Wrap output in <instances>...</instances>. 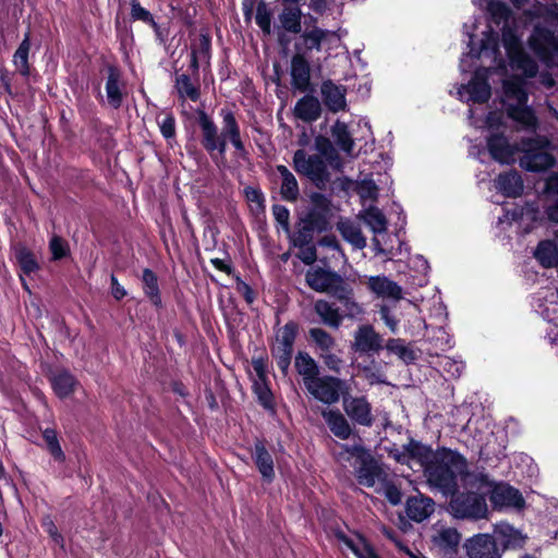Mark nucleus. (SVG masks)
Returning a JSON list of instances; mask_svg holds the SVG:
<instances>
[{
    "label": "nucleus",
    "mask_w": 558,
    "mask_h": 558,
    "mask_svg": "<svg viewBox=\"0 0 558 558\" xmlns=\"http://www.w3.org/2000/svg\"><path fill=\"white\" fill-rule=\"evenodd\" d=\"M316 314L320 317L322 322L335 329H338L342 323V316L339 310L332 304L324 300H318L314 305Z\"/></svg>",
    "instance_id": "obj_38"
},
{
    "label": "nucleus",
    "mask_w": 558,
    "mask_h": 558,
    "mask_svg": "<svg viewBox=\"0 0 558 558\" xmlns=\"http://www.w3.org/2000/svg\"><path fill=\"white\" fill-rule=\"evenodd\" d=\"M272 214H274L276 221L281 227V229L284 232H289V230H290L289 229V218H290L289 210L283 205L277 204V205L272 206Z\"/></svg>",
    "instance_id": "obj_64"
},
{
    "label": "nucleus",
    "mask_w": 558,
    "mask_h": 558,
    "mask_svg": "<svg viewBox=\"0 0 558 558\" xmlns=\"http://www.w3.org/2000/svg\"><path fill=\"white\" fill-rule=\"evenodd\" d=\"M220 117L222 118V128L219 133L215 121L205 111L198 112L197 123L202 133L203 147L209 154L218 151L219 155L223 156L227 151V145L230 143L235 150V155L245 158L247 150L234 113L229 109H221Z\"/></svg>",
    "instance_id": "obj_3"
},
{
    "label": "nucleus",
    "mask_w": 558,
    "mask_h": 558,
    "mask_svg": "<svg viewBox=\"0 0 558 558\" xmlns=\"http://www.w3.org/2000/svg\"><path fill=\"white\" fill-rule=\"evenodd\" d=\"M302 11L298 7H288L279 15L281 27L292 34H299L302 31Z\"/></svg>",
    "instance_id": "obj_42"
},
{
    "label": "nucleus",
    "mask_w": 558,
    "mask_h": 558,
    "mask_svg": "<svg viewBox=\"0 0 558 558\" xmlns=\"http://www.w3.org/2000/svg\"><path fill=\"white\" fill-rule=\"evenodd\" d=\"M175 87L182 98H187L192 101H196L199 98V90L191 82V78L186 74L177 76Z\"/></svg>",
    "instance_id": "obj_53"
},
{
    "label": "nucleus",
    "mask_w": 558,
    "mask_h": 558,
    "mask_svg": "<svg viewBox=\"0 0 558 558\" xmlns=\"http://www.w3.org/2000/svg\"><path fill=\"white\" fill-rule=\"evenodd\" d=\"M461 534L453 527L442 529L433 537L434 544L447 555L458 553Z\"/></svg>",
    "instance_id": "obj_35"
},
{
    "label": "nucleus",
    "mask_w": 558,
    "mask_h": 558,
    "mask_svg": "<svg viewBox=\"0 0 558 558\" xmlns=\"http://www.w3.org/2000/svg\"><path fill=\"white\" fill-rule=\"evenodd\" d=\"M343 304L347 316L354 318L363 314L362 306L352 298V290L344 283L335 295Z\"/></svg>",
    "instance_id": "obj_50"
},
{
    "label": "nucleus",
    "mask_w": 558,
    "mask_h": 558,
    "mask_svg": "<svg viewBox=\"0 0 558 558\" xmlns=\"http://www.w3.org/2000/svg\"><path fill=\"white\" fill-rule=\"evenodd\" d=\"M487 496L494 509L514 508L521 510L525 507V499L521 492L508 483H495L488 478Z\"/></svg>",
    "instance_id": "obj_11"
},
{
    "label": "nucleus",
    "mask_w": 558,
    "mask_h": 558,
    "mask_svg": "<svg viewBox=\"0 0 558 558\" xmlns=\"http://www.w3.org/2000/svg\"><path fill=\"white\" fill-rule=\"evenodd\" d=\"M496 545L501 547V554L506 550H519L524 548L527 536L509 523L496 525L494 535Z\"/></svg>",
    "instance_id": "obj_19"
},
{
    "label": "nucleus",
    "mask_w": 558,
    "mask_h": 558,
    "mask_svg": "<svg viewBox=\"0 0 558 558\" xmlns=\"http://www.w3.org/2000/svg\"><path fill=\"white\" fill-rule=\"evenodd\" d=\"M130 5H131V16L133 20L142 21V22L149 24L154 27L157 25L151 13L148 10H146L145 8H143L141 5V3L138 2V0H131Z\"/></svg>",
    "instance_id": "obj_58"
},
{
    "label": "nucleus",
    "mask_w": 558,
    "mask_h": 558,
    "mask_svg": "<svg viewBox=\"0 0 558 558\" xmlns=\"http://www.w3.org/2000/svg\"><path fill=\"white\" fill-rule=\"evenodd\" d=\"M308 287L317 292H327L336 295L344 284L341 276L329 269L312 267L305 274Z\"/></svg>",
    "instance_id": "obj_15"
},
{
    "label": "nucleus",
    "mask_w": 558,
    "mask_h": 558,
    "mask_svg": "<svg viewBox=\"0 0 558 558\" xmlns=\"http://www.w3.org/2000/svg\"><path fill=\"white\" fill-rule=\"evenodd\" d=\"M434 333L433 337H428V341L434 345L435 355H439L453 347L452 339L444 327L435 328Z\"/></svg>",
    "instance_id": "obj_52"
},
{
    "label": "nucleus",
    "mask_w": 558,
    "mask_h": 558,
    "mask_svg": "<svg viewBox=\"0 0 558 558\" xmlns=\"http://www.w3.org/2000/svg\"><path fill=\"white\" fill-rule=\"evenodd\" d=\"M477 20L474 19L472 25H463V34L468 37L469 51L463 53L460 59V70L468 72L476 66L480 61L481 65L474 72L473 77L468 84H462L458 88V97L460 100L470 106L469 120L470 124L477 129H487L489 134L486 137V146L489 155L499 163H511L514 161L517 153L521 151L520 144H511L505 135L507 123L501 111H490L485 118L477 116L473 106L488 101L492 96V87L488 77L493 72L498 73L502 77L507 74V60L499 45V36L490 27L482 33V37L475 40L473 31Z\"/></svg>",
    "instance_id": "obj_1"
},
{
    "label": "nucleus",
    "mask_w": 558,
    "mask_h": 558,
    "mask_svg": "<svg viewBox=\"0 0 558 558\" xmlns=\"http://www.w3.org/2000/svg\"><path fill=\"white\" fill-rule=\"evenodd\" d=\"M31 49L29 36L26 35L13 54V64L21 75H29L28 53Z\"/></svg>",
    "instance_id": "obj_48"
},
{
    "label": "nucleus",
    "mask_w": 558,
    "mask_h": 558,
    "mask_svg": "<svg viewBox=\"0 0 558 558\" xmlns=\"http://www.w3.org/2000/svg\"><path fill=\"white\" fill-rule=\"evenodd\" d=\"M469 472L466 459L458 451L442 448L436 451V457L424 470L429 487L439 492L442 496L449 497V494L458 492L459 478L462 484Z\"/></svg>",
    "instance_id": "obj_4"
},
{
    "label": "nucleus",
    "mask_w": 558,
    "mask_h": 558,
    "mask_svg": "<svg viewBox=\"0 0 558 558\" xmlns=\"http://www.w3.org/2000/svg\"><path fill=\"white\" fill-rule=\"evenodd\" d=\"M310 338L315 345L316 353L329 352L337 347L335 338L326 330L315 327L308 330Z\"/></svg>",
    "instance_id": "obj_44"
},
{
    "label": "nucleus",
    "mask_w": 558,
    "mask_h": 558,
    "mask_svg": "<svg viewBox=\"0 0 558 558\" xmlns=\"http://www.w3.org/2000/svg\"><path fill=\"white\" fill-rule=\"evenodd\" d=\"M464 492L449 494V512L457 519L478 520L487 515L488 474H468L462 484Z\"/></svg>",
    "instance_id": "obj_5"
},
{
    "label": "nucleus",
    "mask_w": 558,
    "mask_h": 558,
    "mask_svg": "<svg viewBox=\"0 0 558 558\" xmlns=\"http://www.w3.org/2000/svg\"><path fill=\"white\" fill-rule=\"evenodd\" d=\"M277 172L281 178L280 194L282 198L288 202L296 201L300 190L294 174L283 165L277 166Z\"/></svg>",
    "instance_id": "obj_36"
},
{
    "label": "nucleus",
    "mask_w": 558,
    "mask_h": 558,
    "mask_svg": "<svg viewBox=\"0 0 558 558\" xmlns=\"http://www.w3.org/2000/svg\"><path fill=\"white\" fill-rule=\"evenodd\" d=\"M435 511V501L433 498L418 493L410 496L405 502V512L409 519L421 523L428 519Z\"/></svg>",
    "instance_id": "obj_22"
},
{
    "label": "nucleus",
    "mask_w": 558,
    "mask_h": 558,
    "mask_svg": "<svg viewBox=\"0 0 558 558\" xmlns=\"http://www.w3.org/2000/svg\"><path fill=\"white\" fill-rule=\"evenodd\" d=\"M440 365L452 377H459L463 373V369H464V364L462 361H457L449 356H445L441 360Z\"/></svg>",
    "instance_id": "obj_61"
},
{
    "label": "nucleus",
    "mask_w": 558,
    "mask_h": 558,
    "mask_svg": "<svg viewBox=\"0 0 558 558\" xmlns=\"http://www.w3.org/2000/svg\"><path fill=\"white\" fill-rule=\"evenodd\" d=\"M253 391L264 408H272L274 397L269 388L268 379H253Z\"/></svg>",
    "instance_id": "obj_54"
},
{
    "label": "nucleus",
    "mask_w": 558,
    "mask_h": 558,
    "mask_svg": "<svg viewBox=\"0 0 558 558\" xmlns=\"http://www.w3.org/2000/svg\"><path fill=\"white\" fill-rule=\"evenodd\" d=\"M312 208L303 220V227L299 229L291 238L295 247L311 245L314 231H323L327 228V214L329 210L328 199L319 193L311 196Z\"/></svg>",
    "instance_id": "obj_8"
},
{
    "label": "nucleus",
    "mask_w": 558,
    "mask_h": 558,
    "mask_svg": "<svg viewBox=\"0 0 558 558\" xmlns=\"http://www.w3.org/2000/svg\"><path fill=\"white\" fill-rule=\"evenodd\" d=\"M320 94L323 102L330 111L339 112L347 108V89L344 86L338 85L331 80H326L322 83Z\"/></svg>",
    "instance_id": "obj_23"
},
{
    "label": "nucleus",
    "mask_w": 558,
    "mask_h": 558,
    "mask_svg": "<svg viewBox=\"0 0 558 558\" xmlns=\"http://www.w3.org/2000/svg\"><path fill=\"white\" fill-rule=\"evenodd\" d=\"M255 22L264 34L271 33V12L267 4L262 2L256 8Z\"/></svg>",
    "instance_id": "obj_55"
},
{
    "label": "nucleus",
    "mask_w": 558,
    "mask_h": 558,
    "mask_svg": "<svg viewBox=\"0 0 558 558\" xmlns=\"http://www.w3.org/2000/svg\"><path fill=\"white\" fill-rule=\"evenodd\" d=\"M502 102L507 116L515 122L519 129L535 133L538 119L532 107L527 106V93L522 78L511 77L502 80Z\"/></svg>",
    "instance_id": "obj_7"
},
{
    "label": "nucleus",
    "mask_w": 558,
    "mask_h": 558,
    "mask_svg": "<svg viewBox=\"0 0 558 558\" xmlns=\"http://www.w3.org/2000/svg\"><path fill=\"white\" fill-rule=\"evenodd\" d=\"M335 454L339 462L351 464L362 486L371 488L376 482H386L388 477L383 464L363 445H338Z\"/></svg>",
    "instance_id": "obj_6"
},
{
    "label": "nucleus",
    "mask_w": 558,
    "mask_h": 558,
    "mask_svg": "<svg viewBox=\"0 0 558 558\" xmlns=\"http://www.w3.org/2000/svg\"><path fill=\"white\" fill-rule=\"evenodd\" d=\"M534 256L544 267L557 266L558 245L554 241H542L537 245Z\"/></svg>",
    "instance_id": "obj_41"
},
{
    "label": "nucleus",
    "mask_w": 558,
    "mask_h": 558,
    "mask_svg": "<svg viewBox=\"0 0 558 558\" xmlns=\"http://www.w3.org/2000/svg\"><path fill=\"white\" fill-rule=\"evenodd\" d=\"M160 132L165 138H172L175 135V120L170 113L158 121Z\"/></svg>",
    "instance_id": "obj_63"
},
{
    "label": "nucleus",
    "mask_w": 558,
    "mask_h": 558,
    "mask_svg": "<svg viewBox=\"0 0 558 558\" xmlns=\"http://www.w3.org/2000/svg\"><path fill=\"white\" fill-rule=\"evenodd\" d=\"M335 33L323 29L319 27H313L303 32L300 36V47L299 50L303 49L304 51L316 50L319 51L322 49V44L327 39L328 36H333Z\"/></svg>",
    "instance_id": "obj_30"
},
{
    "label": "nucleus",
    "mask_w": 558,
    "mask_h": 558,
    "mask_svg": "<svg viewBox=\"0 0 558 558\" xmlns=\"http://www.w3.org/2000/svg\"><path fill=\"white\" fill-rule=\"evenodd\" d=\"M322 113V106L317 98L306 95L298 100L294 107V114L304 122L316 121Z\"/></svg>",
    "instance_id": "obj_29"
},
{
    "label": "nucleus",
    "mask_w": 558,
    "mask_h": 558,
    "mask_svg": "<svg viewBox=\"0 0 558 558\" xmlns=\"http://www.w3.org/2000/svg\"><path fill=\"white\" fill-rule=\"evenodd\" d=\"M14 256L23 274L31 275L39 269L38 262L27 247L23 245L15 246Z\"/></svg>",
    "instance_id": "obj_47"
},
{
    "label": "nucleus",
    "mask_w": 558,
    "mask_h": 558,
    "mask_svg": "<svg viewBox=\"0 0 558 558\" xmlns=\"http://www.w3.org/2000/svg\"><path fill=\"white\" fill-rule=\"evenodd\" d=\"M367 288L378 299L391 301L402 299V288L386 276H371Z\"/></svg>",
    "instance_id": "obj_21"
},
{
    "label": "nucleus",
    "mask_w": 558,
    "mask_h": 558,
    "mask_svg": "<svg viewBox=\"0 0 558 558\" xmlns=\"http://www.w3.org/2000/svg\"><path fill=\"white\" fill-rule=\"evenodd\" d=\"M291 78L295 89L305 92L308 88L311 80V68L306 58L296 53L291 60Z\"/></svg>",
    "instance_id": "obj_26"
},
{
    "label": "nucleus",
    "mask_w": 558,
    "mask_h": 558,
    "mask_svg": "<svg viewBox=\"0 0 558 558\" xmlns=\"http://www.w3.org/2000/svg\"><path fill=\"white\" fill-rule=\"evenodd\" d=\"M211 41L208 35L202 34L191 47V68L197 71L201 65L208 64Z\"/></svg>",
    "instance_id": "obj_33"
},
{
    "label": "nucleus",
    "mask_w": 558,
    "mask_h": 558,
    "mask_svg": "<svg viewBox=\"0 0 558 558\" xmlns=\"http://www.w3.org/2000/svg\"><path fill=\"white\" fill-rule=\"evenodd\" d=\"M43 438L46 442L47 450L53 460L60 463L64 462L65 453L63 452L59 442L57 430L54 428H45L43 430Z\"/></svg>",
    "instance_id": "obj_49"
},
{
    "label": "nucleus",
    "mask_w": 558,
    "mask_h": 558,
    "mask_svg": "<svg viewBox=\"0 0 558 558\" xmlns=\"http://www.w3.org/2000/svg\"><path fill=\"white\" fill-rule=\"evenodd\" d=\"M294 366L298 374L302 377L305 389L316 386L319 376L317 362L306 352H299L295 356Z\"/></svg>",
    "instance_id": "obj_25"
},
{
    "label": "nucleus",
    "mask_w": 558,
    "mask_h": 558,
    "mask_svg": "<svg viewBox=\"0 0 558 558\" xmlns=\"http://www.w3.org/2000/svg\"><path fill=\"white\" fill-rule=\"evenodd\" d=\"M331 433L340 439H348L352 433L349 421H326Z\"/></svg>",
    "instance_id": "obj_60"
},
{
    "label": "nucleus",
    "mask_w": 558,
    "mask_h": 558,
    "mask_svg": "<svg viewBox=\"0 0 558 558\" xmlns=\"http://www.w3.org/2000/svg\"><path fill=\"white\" fill-rule=\"evenodd\" d=\"M393 457L396 461L401 464L409 463L410 460H415L424 471L434 457H436V451H433L429 446H425L420 441L411 439L409 444L404 446V451L397 452Z\"/></svg>",
    "instance_id": "obj_20"
},
{
    "label": "nucleus",
    "mask_w": 558,
    "mask_h": 558,
    "mask_svg": "<svg viewBox=\"0 0 558 558\" xmlns=\"http://www.w3.org/2000/svg\"><path fill=\"white\" fill-rule=\"evenodd\" d=\"M464 548L469 558H501L496 539L489 534H476L466 539Z\"/></svg>",
    "instance_id": "obj_16"
},
{
    "label": "nucleus",
    "mask_w": 558,
    "mask_h": 558,
    "mask_svg": "<svg viewBox=\"0 0 558 558\" xmlns=\"http://www.w3.org/2000/svg\"><path fill=\"white\" fill-rule=\"evenodd\" d=\"M495 187L506 197H517L523 192V181L517 171H508L498 175Z\"/></svg>",
    "instance_id": "obj_27"
},
{
    "label": "nucleus",
    "mask_w": 558,
    "mask_h": 558,
    "mask_svg": "<svg viewBox=\"0 0 558 558\" xmlns=\"http://www.w3.org/2000/svg\"><path fill=\"white\" fill-rule=\"evenodd\" d=\"M294 169L311 180H320L326 174V165L318 155H307L303 149H299L293 156Z\"/></svg>",
    "instance_id": "obj_17"
},
{
    "label": "nucleus",
    "mask_w": 558,
    "mask_h": 558,
    "mask_svg": "<svg viewBox=\"0 0 558 558\" xmlns=\"http://www.w3.org/2000/svg\"><path fill=\"white\" fill-rule=\"evenodd\" d=\"M356 537L360 542L357 545L351 537H349L343 531L338 530L335 532L336 538L343 543L356 558H381L371 542L361 533L356 532Z\"/></svg>",
    "instance_id": "obj_24"
},
{
    "label": "nucleus",
    "mask_w": 558,
    "mask_h": 558,
    "mask_svg": "<svg viewBox=\"0 0 558 558\" xmlns=\"http://www.w3.org/2000/svg\"><path fill=\"white\" fill-rule=\"evenodd\" d=\"M351 349L372 357L384 349V339L372 325L364 324L354 331Z\"/></svg>",
    "instance_id": "obj_14"
},
{
    "label": "nucleus",
    "mask_w": 558,
    "mask_h": 558,
    "mask_svg": "<svg viewBox=\"0 0 558 558\" xmlns=\"http://www.w3.org/2000/svg\"><path fill=\"white\" fill-rule=\"evenodd\" d=\"M357 368L369 385L388 384L383 365L375 360L368 364H359Z\"/></svg>",
    "instance_id": "obj_46"
},
{
    "label": "nucleus",
    "mask_w": 558,
    "mask_h": 558,
    "mask_svg": "<svg viewBox=\"0 0 558 558\" xmlns=\"http://www.w3.org/2000/svg\"><path fill=\"white\" fill-rule=\"evenodd\" d=\"M49 247L52 254L53 259H60L68 255L69 245L68 243L60 236L53 235L50 240Z\"/></svg>",
    "instance_id": "obj_59"
},
{
    "label": "nucleus",
    "mask_w": 558,
    "mask_h": 558,
    "mask_svg": "<svg viewBox=\"0 0 558 558\" xmlns=\"http://www.w3.org/2000/svg\"><path fill=\"white\" fill-rule=\"evenodd\" d=\"M529 49L547 68H553L558 61V31L539 22L533 28L526 40Z\"/></svg>",
    "instance_id": "obj_10"
},
{
    "label": "nucleus",
    "mask_w": 558,
    "mask_h": 558,
    "mask_svg": "<svg viewBox=\"0 0 558 558\" xmlns=\"http://www.w3.org/2000/svg\"><path fill=\"white\" fill-rule=\"evenodd\" d=\"M349 386L345 380L335 376H318L316 386L306 391L315 399L326 404H333L347 395Z\"/></svg>",
    "instance_id": "obj_13"
},
{
    "label": "nucleus",
    "mask_w": 558,
    "mask_h": 558,
    "mask_svg": "<svg viewBox=\"0 0 558 558\" xmlns=\"http://www.w3.org/2000/svg\"><path fill=\"white\" fill-rule=\"evenodd\" d=\"M331 136L337 146L347 155H351L354 149V140L351 136L348 125L337 120L331 128Z\"/></svg>",
    "instance_id": "obj_39"
},
{
    "label": "nucleus",
    "mask_w": 558,
    "mask_h": 558,
    "mask_svg": "<svg viewBox=\"0 0 558 558\" xmlns=\"http://www.w3.org/2000/svg\"><path fill=\"white\" fill-rule=\"evenodd\" d=\"M124 84L120 72L114 66L108 68V77L106 82V94L109 105L118 109L122 105Z\"/></svg>",
    "instance_id": "obj_28"
},
{
    "label": "nucleus",
    "mask_w": 558,
    "mask_h": 558,
    "mask_svg": "<svg viewBox=\"0 0 558 558\" xmlns=\"http://www.w3.org/2000/svg\"><path fill=\"white\" fill-rule=\"evenodd\" d=\"M44 531L49 535L51 541L58 545L62 550L65 549V542L63 535L59 532L56 523L50 515H46L41 520Z\"/></svg>",
    "instance_id": "obj_56"
},
{
    "label": "nucleus",
    "mask_w": 558,
    "mask_h": 558,
    "mask_svg": "<svg viewBox=\"0 0 558 558\" xmlns=\"http://www.w3.org/2000/svg\"><path fill=\"white\" fill-rule=\"evenodd\" d=\"M343 408L349 418H369L371 404L365 397L343 396Z\"/></svg>",
    "instance_id": "obj_37"
},
{
    "label": "nucleus",
    "mask_w": 558,
    "mask_h": 558,
    "mask_svg": "<svg viewBox=\"0 0 558 558\" xmlns=\"http://www.w3.org/2000/svg\"><path fill=\"white\" fill-rule=\"evenodd\" d=\"M530 20L543 19L558 24V3L535 2L533 7L524 12Z\"/></svg>",
    "instance_id": "obj_43"
},
{
    "label": "nucleus",
    "mask_w": 558,
    "mask_h": 558,
    "mask_svg": "<svg viewBox=\"0 0 558 558\" xmlns=\"http://www.w3.org/2000/svg\"><path fill=\"white\" fill-rule=\"evenodd\" d=\"M337 229L342 238L354 248L362 250L366 246V238L362 234L361 228L349 219H341L337 223Z\"/></svg>",
    "instance_id": "obj_31"
},
{
    "label": "nucleus",
    "mask_w": 558,
    "mask_h": 558,
    "mask_svg": "<svg viewBox=\"0 0 558 558\" xmlns=\"http://www.w3.org/2000/svg\"><path fill=\"white\" fill-rule=\"evenodd\" d=\"M357 194L363 201H376L378 195V187L373 179H363L357 183Z\"/></svg>",
    "instance_id": "obj_57"
},
{
    "label": "nucleus",
    "mask_w": 558,
    "mask_h": 558,
    "mask_svg": "<svg viewBox=\"0 0 558 558\" xmlns=\"http://www.w3.org/2000/svg\"><path fill=\"white\" fill-rule=\"evenodd\" d=\"M333 351L335 350H330L329 352L319 353L318 357L330 371L339 372L343 364V361Z\"/></svg>",
    "instance_id": "obj_62"
},
{
    "label": "nucleus",
    "mask_w": 558,
    "mask_h": 558,
    "mask_svg": "<svg viewBox=\"0 0 558 558\" xmlns=\"http://www.w3.org/2000/svg\"><path fill=\"white\" fill-rule=\"evenodd\" d=\"M550 146V141L546 136L535 134L532 137L521 141V151L523 156L520 159V166L533 172H542L555 166V157L546 149Z\"/></svg>",
    "instance_id": "obj_9"
},
{
    "label": "nucleus",
    "mask_w": 558,
    "mask_h": 558,
    "mask_svg": "<svg viewBox=\"0 0 558 558\" xmlns=\"http://www.w3.org/2000/svg\"><path fill=\"white\" fill-rule=\"evenodd\" d=\"M50 383L54 393L59 398L69 397L78 386V381L68 371H60L54 373L50 378Z\"/></svg>",
    "instance_id": "obj_34"
},
{
    "label": "nucleus",
    "mask_w": 558,
    "mask_h": 558,
    "mask_svg": "<svg viewBox=\"0 0 558 558\" xmlns=\"http://www.w3.org/2000/svg\"><path fill=\"white\" fill-rule=\"evenodd\" d=\"M295 337L296 325L294 323H287L276 332L271 353L282 372H287L290 366Z\"/></svg>",
    "instance_id": "obj_12"
},
{
    "label": "nucleus",
    "mask_w": 558,
    "mask_h": 558,
    "mask_svg": "<svg viewBox=\"0 0 558 558\" xmlns=\"http://www.w3.org/2000/svg\"><path fill=\"white\" fill-rule=\"evenodd\" d=\"M486 12L490 23L501 26V40L510 68L521 72L526 78L535 77L538 64L522 48L519 26L512 10L501 0H488Z\"/></svg>",
    "instance_id": "obj_2"
},
{
    "label": "nucleus",
    "mask_w": 558,
    "mask_h": 558,
    "mask_svg": "<svg viewBox=\"0 0 558 558\" xmlns=\"http://www.w3.org/2000/svg\"><path fill=\"white\" fill-rule=\"evenodd\" d=\"M538 215L539 210L536 205L526 204L520 210L514 209L513 211H507L504 218H499V223H504L505 221H515L519 219L523 220L524 218L536 221Z\"/></svg>",
    "instance_id": "obj_51"
},
{
    "label": "nucleus",
    "mask_w": 558,
    "mask_h": 558,
    "mask_svg": "<svg viewBox=\"0 0 558 558\" xmlns=\"http://www.w3.org/2000/svg\"><path fill=\"white\" fill-rule=\"evenodd\" d=\"M142 281L145 295L155 306H160L161 295L159 291L158 278L155 272L148 268L144 269Z\"/></svg>",
    "instance_id": "obj_45"
},
{
    "label": "nucleus",
    "mask_w": 558,
    "mask_h": 558,
    "mask_svg": "<svg viewBox=\"0 0 558 558\" xmlns=\"http://www.w3.org/2000/svg\"><path fill=\"white\" fill-rule=\"evenodd\" d=\"M252 460L265 483L271 484L276 477L275 462L271 453L266 447L264 438H256L254 448L251 451Z\"/></svg>",
    "instance_id": "obj_18"
},
{
    "label": "nucleus",
    "mask_w": 558,
    "mask_h": 558,
    "mask_svg": "<svg viewBox=\"0 0 558 558\" xmlns=\"http://www.w3.org/2000/svg\"><path fill=\"white\" fill-rule=\"evenodd\" d=\"M359 217L369 227L374 233H384L387 230V220L383 211L375 207L369 206L363 209Z\"/></svg>",
    "instance_id": "obj_40"
},
{
    "label": "nucleus",
    "mask_w": 558,
    "mask_h": 558,
    "mask_svg": "<svg viewBox=\"0 0 558 558\" xmlns=\"http://www.w3.org/2000/svg\"><path fill=\"white\" fill-rule=\"evenodd\" d=\"M384 349H386L389 354L396 355L404 364H412L417 359L413 347L401 338L388 339L384 344Z\"/></svg>",
    "instance_id": "obj_32"
}]
</instances>
